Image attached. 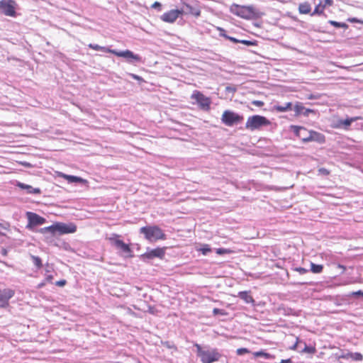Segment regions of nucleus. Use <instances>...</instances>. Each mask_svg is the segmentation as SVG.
<instances>
[{
  "label": "nucleus",
  "mask_w": 363,
  "mask_h": 363,
  "mask_svg": "<svg viewBox=\"0 0 363 363\" xmlns=\"http://www.w3.org/2000/svg\"><path fill=\"white\" fill-rule=\"evenodd\" d=\"M230 11L233 14L247 20L257 19L264 15V13L252 5L240 6L233 4L230 7Z\"/></svg>",
  "instance_id": "1"
},
{
  "label": "nucleus",
  "mask_w": 363,
  "mask_h": 363,
  "mask_svg": "<svg viewBox=\"0 0 363 363\" xmlns=\"http://www.w3.org/2000/svg\"><path fill=\"white\" fill-rule=\"evenodd\" d=\"M194 346L196 348L197 356L201 359L202 363H213L218 361L221 357L216 348L202 347L197 343Z\"/></svg>",
  "instance_id": "2"
},
{
  "label": "nucleus",
  "mask_w": 363,
  "mask_h": 363,
  "mask_svg": "<svg viewBox=\"0 0 363 363\" xmlns=\"http://www.w3.org/2000/svg\"><path fill=\"white\" fill-rule=\"evenodd\" d=\"M140 233L145 235V238L150 242H155L158 240H164L165 234L161 228L156 225H149L142 227Z\"/></svg>",
  "instance_id": "3"
},
{
  "label": "nucleus",
  "mask_w": 363,
  "mask_h": 363,
  "mask_svg": "<svg viewBox=\"0 0 363 363\" xmlns=\"http://www.w3.org/2000/svg\"><path fill=\"white\" fill-rule=\"evenodd\" d=\"M270 123V121L264 116L255 115L250 116L247 118L245 124V128L252 131L257 129H259L263 126L269 125Z\"/></svg>",
  "instance_id": "4"
},
{
  "label": "nucleus",
  "mask_w": 363,
  "mask_h": 363,
  "mask_svg": "<svg viewBox=\"0 0 363 363\" xmlns=\"http://www.w3.org/2000/svg\"><path fill=\"white\" fill-rule=\"evenodd\" d=\"M242 121V116L229 110L225 111L221 117L222 123L230 127L240 123Z\"/></svg>",
  "instance_id": "5"
},
{
  "label": "nucleus",
  "mask_w": 363,
  "mask_h": 363,
  "mask_svg": "<svg viewBox=\"0 0 363 363\" xmlns=\"http://www.w3.org/2000/svg\"><path fill=\"white\" fill-rule=\"evenodd\" d=\"M109 53H112L118 57H123L128 63L140 62L142 58L140 55L133 53L129 50L118 51L116 50H108Z\"/></svg>",
  "instance_id": "6"
},
{
  "label": "nucleus",
  "mask_w": 363,
  "mask_h": 363,
  "mask_svg": "<svg viewBox=\"0 0 363 363\" xmlns=\"http://www.w3.org/2000/svg\"><path fill=\"white\" fill-rule=\"evenodd\" d=\"M17 4L14 0L0 1V11L6 16L15 17Z\"/></svg>",
  "instance_id": "7"
},
{
  "label": "nucleus",
  "mask_w": 363,
  "mask_h": 363,
  "mask_svg": "<svg viewBox=\"0 0 363 363\" xmlns=\"http://www.w3.org/2000/svg\"><path fill=\"white\" fill-rule=\"evenodd\" d=\"M191 98L196 100L197 104L202 109L208 110L210 108V105L211 103L210 98L206 96L199 91H194L191 94Z\"/></svg>",
  "instance_id": "8"
},
{
  "label": "nucleus",
  "mask_w": 363,
  "mask_h": 363,
  "mask_svg": "<svg viewBox=\"0 0 363 363\" xmlns=\"http://www.w3.org/2000/svg\"><path fill=\"white\" fill-rule=\"evenodd\" d=\"M27 218L28 223L26 225V228L28 229H31L33 226L43 225L46 222L45 218L33 212H28Z\"/></svg>",
  "instance_id": "9"
},
{
  "label": "nucleus",
  "mask_w": 363,
  "mask_h": 363,
  "mask_svg": "<svg viewBox=\"0 0 363 363\" xmlns=\"http://www.w3.org/2000/svg\"><path fill=\"white\" fill-rule=\"evenodd\" d=\"M15 291L11 289H0V308H6L9 300L14 296Z\"/></svg>",
  "instance_id": "10"
},
{
  "label": "nucleus",
  "mask_w": 363,
  "mask_h": 363,
  "mask_svg": "<svg viewBox=\"0 0 363 363\" xmlns=\"http://www.w3.org/2000/svg\"><path fill=\"white\" fill-rule=\"evenodd\" d=\"M184 11V9H172L163 13L161 19L164 22L172 23L179 18L180 14H183Z\"/></svg>",
  "instance_id": "11"
},
{
  "label": "nucleus",
  "mask_w": 363,
  "mask_h": 363,
  "mask_svg": "<svg viewBox=\"0 0 363 363\" xmlns=\"http://www.w3.org/2000/svg\"><path fill=\"white\" fill-rule=\"evenodd\" d=\"M59 235L74 233L77 230V226L74 223H57Z\"/></svg>",
  "instance_id": "12"
},
{
  "label": "nucleus",
  "mask_w": 363,
  "mask_h": 363,
  "mask_svg": "<svg viewBox=\"0 0 363 363\" xmlns=\"http://www.w3.org/2000/svg\"><path fill=\"white\" fill-rule=\"evenodd\" d=\"M311 141H315L320 144H323L325 142V135L322 133L313 130H310L309 135H308L307 138H303V142L308 143Z\"/></svg>",
  "instance_id": "13"
},
{
  "label": "nucleus",
  "mask_w": 363,
  "mask_h": 363,
  "mask_svg": "<svg viewBox=\"0 0 363 363\" xmlns=\"http://www.w3.org/2000/svg\"><path fill=\"white\" fill-rule=\"evenodd\" d=\"M164 250L163 248H156L146 252L141 255L142 259H153L155 257L162 258L164 255Z\"/></svg>",
  "instance_id": "14"
},
{
  "label": "nucleus",
  "mask_w": 363,
  "mask_h": 363,
  "mask_svg": "<svg viewBox=\"0 0 363 363\" xmlns=\"http://www.w3.org/2000/svg\"><path fill=\"white\" fill-rule=\"evenodd\" d=\"M182 9L184 10L183 13L191 14L196 17H199L201 15V11L198 7H194L186 2H183V8Z\"/></svg>",
  "instance_id": "15"
},
{
  "label": "nucleus",
  "mask_w": 363,
  "mask_h": 363,
  "mask_svg": "<svg viewBox=\"0 0 363 363\" xmlns=\"http://www.w3.org/2000/svg\"><path fill=\"white\" fill-rule=\"evenodd\" d=\"M60 177L66 179L69 183H81L83 184H86L88 183L86 179L77 176L60 173Z\"/></svg>",
  "instance_id": "16"
},
{
  "label": "nucleus",
  "mask_w": 363,
  "mask_h": 363,
  "mask_svg": "<svg viewBox=\"0 0 363 363\" xmlns=\"http://www.w3.org/2000/svg\"><path fill=\"white\" fill-rule=\"evenodd\" d=\"M291 130L294 132V133L303 142V138H307L309 135L310 131H308L306 128L301 126L292 125Z\"/></svg>",
  "instance_id": "17"
},
{
  "label": "nucleus",
  "mask_w": 363,
  "mask_h": 363,
  "mask_svg": "<svg viewBox=\"0 0 363 363\" xmlns=\"http://www.w3.org/2000/svg\"><path fill=\"white\" fill-rule=\"evenodd\" d=\"M18 186L22 189H26L28 194H40L41 193L40 189L33 188V186L23 183H18Z\"/></svg>",
  "instance_id": "18"
},
{
  "label": "nucleus",
  "mask_w": 363,
  "mask_h": 363,
  "mask_svg": "<svg viewBox=\"0 0 363 363\" xmlns=\"http://www.w3.org/2000/svg\"><path fill=\"white\" fill-rule=\"evenodd\" d=\"M357 118H347L345 120L338 121V123L337 125V128H343L345 130L349 129V126L352 124V122L357 121Z\"/></svg>",
  "instance_id": "19"
},
{
  "label": "nucleus",
  "mask_w": 363,
  "mask_h": 363,
  "mask_svg": "<svg viewBox=\"0 0 363 363\" xmlns=\"http://www.w3.org/2000/svg\"><path fill=\"white\" fill-rule=\"evenodd\" d=\"M238 297L242 299L246 303L254 304L255 300L249 291H240L238 293Z\"/></svg>",
  "instance_id": "20"
},
{
  "label": "nucleus",
  "mask_w": 363,
  "mask_h": 363,
  "mask_svg": "<svg viewBox=\"0 0 363 363\" xmlns=\"http://www.w3.org/2000/svg\"><path fill=\"white\" fill-rule=\"evenodd\" d=\"M120 235L117 234H112L108 240L110 241L111 245L114 246L117 250L120 247V245L123 242L119 239Z\"/></svg>",
  "instance_id": "21"
},
{
  "label": "nucleus",
  "mask_w": 363,
  "mask_h": 363,
  "mask_svg": "<svg viewBox=\"0 0 363 363\" xmlns=\"http://www.w3.org/2000/svg\"><path fill=\"white\" fill-rule=\"evenodd\" d=\"M57 223L53 224L50 226L43 228L40 230L41 233H50L52 235H55L58 233V230Z\"/></svg>",
  "instance_id": "22"
},
{
  "label": "nucleus",
  "mask_w": 363,
  "mask_h": 363,
  "mask_svg": "<svg viewBox=\"0 0 363 363\" xmlns=\"http://www.w3.org/2000/svg\"><path fill=\"white\" fill-rule=\"evenodd\" d=\"M292 104L291 102H288L284 104V105H275L274 106V109L278 112H285L291 109Z\"/></svg>",
  "instance_id": "23"
},
{
  "label": "nucleus",
  "mask_w": 363,
  "mask_h": 363,
  "mask_svg": "<svg viewBox=\"0 0 363 363\" xmlns=\"http://www.w3.org/2000/svg\"><path fill=\"white\" fill-rule=\"evenodd\" d=\"M121 252H123L124 255H125L128 257H132L131 253L132 250L128 245L125 244V242H123L120 247L118 249Z\"/></svg>",
  "instance_id": "24"
},
{
  "label": "nucleus",
  "mask_w": 363,
  "mask_h": 363,
  "mask_svg": "<svg viewBox=\"0 0 363 363\" xmlns=\"http://www.w3.org/2000/svg\"><path fill=\"white\" fill-rule=\"evenodd\" d=\"M298 10L301 13L307 14L311 12V8L309 4L304 3L299 5Z\"/></svg>",
  "instance_id": "25"
},
{
  "label": "nucleus",
  "mask_w": 363,
  "mask_h": 363,
  "mask_svg": "<svg viewBox=\"0 0 363 363\" xmlns=\"http://www.w3.org/2000/svg\"><path fill=\"white\" fill-rule=\"evenodd\" d=\"M304 109L305 107L299 102H297L294 107L296 116L303 115Z\"/></svg>",
  "instance_id": "26"
},
{
  "label": "nucleus",
  "mask_w": 363,
  "mask_h": 363,
  "mask_svg": "<svg viewBox=\"0 0 363 363\" xmlns=\"http://www.w3.org/2000/svg\"><path fill=\"white\" fill-rule=\"evenodd\" d=\"M323 269V267L321 264H316L313 262L311 263V271L313 273H315V274L320 273V272H322Z\"/></svg>",
  "instance_id": "27"
},
{
  "label": "nucleus",
  "mask_w": 363,
  "mask_h": 363,
  "mask_svg": "<svg viewBox=\"0 0 363 363\" xmlns=\"http://www.w3.org/2000/svg\"><path fill=\"white\" fill-rule=\"evenodd\" d=\"M30 258H31L33 264L35 265V267L38 269H40L42 267V266H43L42 261L39 257L35 256V255H30Z\"/></svg>",
  "instance_id": "28"
},
{
  "label": "nucleus",
  "mask_w": 363,
  "mask_h": 363,
  "mask_svg": "<svg viewBox=\"0 0 363 363\" xmlns=\"http://www.w3.org/2000/svg\"><path fill=\"white\" fill-rule=\"evenodd\" d=\"M89 47L94 50H102L106 52H108V50H110L108 48L100 46L97 44H89Z\"/></svg>",
  "instance_id": "29"
},
{
  "label": "nucleus",
  "mask_w": 363,
  "mask_h": 363,
  "mask_svg": "<svg viewBox=\"0 0 363 363\" xmlns=\"http://www.w3.org/2000/svg\"><path fill=\"white\" fill-rule=\"evenodd\" d=\"M350 358L354 361H362L363 356L359 352H350Z\"/></svg>",
  "instance_id": "30"
},
{
  "label": "nucleus",
  "mask_w": 363,
  "mask_h": 363,
  "mask_svg": "<svg viewBox=\"0 0 363 363\" xmlns=\"http://www.w3.org/2000/svg\"><path fill=\"white\" fill-rule=\"evenodd\" d=\"M303 344L304 348L301 351V352L313 354L315 352V347L308 346L305 342H303Z\"/></svg>",
  "instance_id": "31"
},
{
  "label": "nucleus",
  "mask_w": 363,
  "mask_h": 363,
  "mask_svg": "<svg viewBox=\"0 0 363 363\" xmlns=\"http://www.w3.org/2000/svg\"><path fill=\"white\" fill-rule=\"evenodd\" d=\"M329 23L335 26V27H337V28H347L348 27V26L345 23H340V22H337V21H330Z\"/></svg>",
  "instance_id": "32"
},
{
  "label": "nucleus",
  "mask_w": 363,
  "mask_h": 363,
  "mask_svg": "<svg viewBox=\"0 0 363 363\" xmlns=\"http://www.w3.org/2000/svg\"><path fill=\"white\" fill-rule=\"evenodd\" d=\"M199 251L201 252V253L203 255H206L209 252L211 251V248L208 245H203L200 249Z\"/></svg>",
  "instance_id": "33"
},
{
  "label": "nucleus",
  "mask_w": 363,
  "mask_h": 363,
  "mask_svg": "<svg viewBox=\"0 0 363 363\" xmlns=\"http://www.w3.org/2000/svg\"><path fill=\"white\" fill-rule=\"evenodd\" d=\"M240 43H242L247 46H252V45H256V41H251L247 40H240Z\"/></svg>",
  "instance_id": "34"
},
{
  "label": "nucleus",
  "mask_w": 363,
  "mask_h": 363,
  "mask_svg": "<svg viewBox=\"0 0 363 363\" xmlns=\"http://www.w3.org/2000/svg\"><path fill=\"white\" fill-rule=\"evenodd\" d=\"M213 313L215 315H224L226 314V313L225 312L224 310L220 309V308H216L213 310Z\"/></svg>",
  "instance_id": "35"
},
{
  "label": "nucleus",
  "mask_w": 363,
  "mask_h": 363,
  "mask_svg": "<svg viewBox=\"0 0 363 363\" xmlns=\"http://www.w3.org/2000/svg\"><path fill=\"white\" fill-rule=\"evenodd\" d=\"M237 354L242 355L246 353H249L250 351L247 348H239L237 350Z\"/></svg>",
  "instance_id": "36"
},
{
  "label": "nucleus",
  "mask_w": 363,
  "mask_h": 363,
  "mask_svg": "<svg viewBox=\"0 0 363 363\" xmlns=\"http://www.w3.org/2000/svg\"><path fill=\"white\" fill-rule=\"evenodd\" d=\"M339 359H348L350 358V352H342L339 357Z\"/></svg>",
  "instance_id": "37"
},
{
  "label": "nucleus",
  "mask_w": 363,
  "mask_h": 363,
  "mask_svg": "<svg viewBox=\"0 0 363 363\" xmlns=\"http://www.w3.org/2000/svg\"><path fill=\"white\" fill-rule=\"evenodd\" d=\"M323 9H324V7H321L320 5L317 6L315 8L313 14H315V13L320 14V13H322L323 11Z\"/></svg>",
  "instance_id": "38"
},
{
  "label": "nucleus",
  "mask_w": 363,
  "mask_h": 363,
  "mask_svg": "<svg viewBox=\"0 0 363 363\" xmlns=\"http://www.w3.org/2000/svg\"><path fill=\"white\" fill-rule=\"evenodd\" d=\"M223 37H225V38L230 40L231 42L233 43H239L240 40H238L236 39L235 38H233V37H230V36H228L227 35H222Z\"/></svg>",
  "instance_id": "39"
},
{
  "label": "nucleus",
  "mask_w": 363,
  "mask_h": 363,
  "mask_svg": "<svg viewBox=\"0 0 363 363\" xmlns=\"http://www.w3.org/2000/svg\"><path fill=\"white\" fill-rule=\"evenodd\" d=\"M310 113H315V111L313 109L307 108L305 107V109L303 112V116H308Z\"/></svg>",
  "instance_id": "40"
},
{
  "label": "nucleus",
  "mask_w": 363,
  "mask_h": 363,
  "mask_svg": "<svg viewBox=\"0 0 363 363\" xmlns=\"http://www.w3.org/2000/svg\"><path fill=\"white\" fill-rule=\"evenodd\" d=\"M228 252H229L228 250L224 249V248H218L216 250V252L218 255H223V254L228 253Z\"/></svg>",
  "instance_id": "41"
},
{
  "label": "nucleus",
  "mask_w": 363,
  "mask_h": 363,
  "mask_svg": "<svg viewBox=\"0 0 363 363\" xmlns=\"http://www.w3.org/2000/svg\"><path fill=\"white\" fill-rule=\"evenodd\" d=\"M67 281L65 279H62L56 281L55 285L57 286H64L66 284Z\"/></svg>",
  "instance_id": "42"
},
{
  "label": "nucleus",
  "mask_w": 363,
  "mask_h": 363,
  "mask_svg": "<svg viewBox=\"0 0 363 363\" xmlns=\"http://www.w3.org/2000/svg\"><path fill=\"white\" fill-rule=\"evenodd\" d=\"M296 271L298 272L301 274H304L308 272V270L303 267L296 268Z\"/></svg>",
  "instance_id": "43"
},
{
  "label": "nucleus",
  "mask_w": 363,
  "mask_h": 363,
  "mask_svg": "<svg viewBox=\"0 0 363 363\" xmlns=\"http://www.w3.org/2000/svg\"><path fill=\"white\" fill-rule=\"evenodd\" d=\"M353 296H362L363 297V291L361 290H359L357 291H354L351 294Z\"/></svg>",
  "instance_id": "44"
},
{
  "label": "nucleus",
  "mask_w": 363,
  "mask_h": 363,
  "mask_svg": "<svg viewBox=\"0 0 363 363\" xmlns=\"http://www.w3.org/2000/svg\"><path fill=\"white\" fill-rule=\"evenodd\" d=\"M130 76L133 79H135V80H138V81H143V79L141 77H140V76H138V75H137V74H130Z\"/></svg>",
  "instance_id": "45"
},
{
  "label": "nucleus",
  "mask_w": 363,
  "mask_h": 363,
  "mask_svg": "<svg viewBox=\"0 0 363 363\" xmlns=\"http://www.w3.org/2000/svg\"><path fill=\"white\" fill-rule=\"evenodd\" d=\"M254 355L255 357H264V356H267V354H266L265 352H262V351H259V352H256L254 353Z\"/></svg>",
  "instance_id": "46"
},
{
  "label": "nucleus",
  "mask_w": 363,
  "mask_h": 363,
  "mask_svg": "<svg viewBox=\"0 0 363 363\" xmlns=\"http://www.w3.org/2000/svg\"><path fill=\"white\" fill-rule=\"evenodd\" d=\"M225 91L227 92L235 93L236 91V89L234 86H226Z\"/></svg>",
  "instance_id": "47"
},
{
  "label": "nucleus",
  "mask_w": 363,
  "mask_h": 363,
  "mask_svg": "<svg viewBox=\"0 0 363 363\" xmlns=\"http://www.w3.org/2000/svg\"><path fill=\"white\" fill-rule=\"evenodd\" d=\"M252 104L257 106H262L264 105V103L261 101H254Z\"/></svg>",
  "instance_id": "48"
},
{
  "label": "nucleus",
  "mask_w": 363,
  "mask_h": 363,
  "mask_svg": "<svg viewBox=\"0 0 363 363\" xmlns=\"http://www.w3.org/2000/svg\"><path fill=\"white\" fill-rule=\"evenodd\" d=\"M152 8H155V9H156V8H160V7H161V4H160V3H159V2H157V1H156V2H155V3L152 4Z\"/></svg>",
  "instance_id": "49"
},
{
  "label": "nucleus",
  "mask_w": 363,
  "mask_h": 363,
  "mask_svg": "<svg viewBox=\"0 0 363 363\" xmlns=\"http://www.w3.org/2000/svg\"><path fill=\"white\" fill-rule=\"evenodd\" d=\"M53 279L52 275H47L45 277V281L48 282H51Z\"/></svg>",
  "instance_id": "50"
},
{
  "label": "nucleus",
  "mask_w": 363,
  "mask_h": 363,
  "mask_svg": "<svg viewBox=\"0 0 363 363\" xmlns=\"http://www.w3.org/2000/svg\"><path fill=\"white\" fill-rule=\"evenodd\" d=\"M350 21L353 22V23L360 22V21H359L357 18H355L350 19Z\"/></svg>",
  "instance_id": "51"
},
{
  "label": "nucleus",
  "mask_w": 363,
  "mask_h": 363,
  "mask_svg": "<svg viewBox=\"0 0 363 363\" xmlns=\"http://www.w3.org/2000/svg\"><path fill=\"white\" fill-rule=\"evenodd\" d=\"M298 344V342L297 341V342L294 345V346L291 347V349H292V350H296V349L297 348Z\"/></svg>",
  "instance_id": "52"
},
{
  "label": "nucleus",
  "mask_w": 363,
  "mask_h": 363,
  "mask_svg": "<svg viewBox=\"0 0 363 363\" xmlns=\"http://www.w3.org/2000/svg\"><path fill=\"white\" fill-rule=\"evenodd\" d=\"M333 3L332 0H325V4L328 5H331Z\"/></svg>",
  "instance_id": "53"
},
{
  "label": "nucleus",
  "mask_w": 363,
  "mask_h": 363,
  "mask_svg": "<svg viewBox=\"0 0 363 363\" xmlns=\"http://www.w3.org/2000/svg\"><path fill=\"white\" fill-rule=\"evenodd\" d=\"M320 171L322 172L323 173L328 174V171L325 169H320Z\"/></svg>",
  "instance_id": "54"
},
{
  "label": "nucleus",
  "mask_w": 363,
  "mask_h": 363,
  "mask_svg": "<svg viewBox=\"0 0 363 363\" xmlns=\"http://www.w3.org/2000/svg\"><path fill=\"white\" fill-rule=\"evenodd\" d=\"M6 253H7L6 250L5 249H3V250H2V254H3V255H6Z\"/></svg>",
  "instance_id": "55"
},
{
  "label": "nucleus",
  "mask_w": 363,
  "mask_h": 363,
  "mask_svg": "<svg viewBox=\"0 0 363 363\" xmlns=\"http://www.w3.org/2000/svg\"><path fill=\"white\" fill-rule=\"evenodd\" d=\"M45 282L40 283V284H39V287H42V286H45Z\"/></svg>",
  "instance_id": "56"
},
{
  "label": "nucleus",
  "mask_w": 363,
  "mask_h": 363,
  "mask_svg": "<svg viewBox=\"0 0 363 363\" xmlns=\"http://www.w3.org/2000/svg\"><path fill=\"white\" fill-rule=\"evenodd\" d=\"M0 235H3L1 233H0Z\"/></svg>",
  "instance_id": "57"
}]
</instances>
